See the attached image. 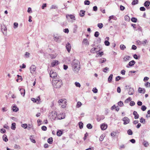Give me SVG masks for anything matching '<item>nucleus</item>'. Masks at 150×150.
Here are the masks:
<instances>
[{"label": "nucleus", "mask_w": 150, "mask_h": 150, "mask_svg": "<svg viewBox=\"0 0 150 150\" xmlns=\"http://www.w3.org/2000/svg\"><path fill=\"white\" fill-rule=\"evenodd\" d=\"M72 69L74 72L76 73H78L80 69V63L77 60H74L71 63Z\"/></svg>", "instance_id": "nucleus-1"}, {"label": "nucleus", "mask_w": 150, "mask_h": 150, "mask_svg": "<svg viewBox=\"0 0 150 150\" xmlns=\"http://www.w3.org/2000/svg\"><path fill=\"white\" fill-rule=\"evenodd\" d=\"M52 84L54 88H59L61 87L62 83L60 79L58 78H56L52 80Z\"/></svg>", "instance_id": "nucleus-2"}, {"label": "nucleus", "mask_w": 150, "mask_h": 150, "mask_svg": "<svg viewBox=\"0 0 150 150\" xmlns=\"http://www.w3.org/2000/svg\"><path fill=\"white\" fill-rule=\"evenodd\" d=\"M57 113L55 111H54L50 112L49 116L51 120H55L57 117Z\"/></svg>", "instance_id": "nucleus-3"}, {"label": "nucleus", "mask_w": 150, "mask_h": 150, "mask_svg": "<svg viewBox=\"0 0 150 150\" xmlns=\"http://www.w3.org/2000/svg\"><path fill=\"white\" fill-rule=\"evenodd\" d=\"M58 103L60 105H61L62 108L66 107L67 104L66 99H61L59 100Z\"/></svg>", "instance_id": "nucleus-4"}, {"label": "nucleus", "mask_w": 150, "mask_h": 150, "mask_svg": "<svg viewBox=\"0 0 150 150\" xmlns=\"http://www.w3.org/2000/svg\"><path fill=\"white\" fill-rule=\"evenodd\" d=\"M66 17L68 20H69L70 19H72V22L73 20H75V17L73 15L67 14L66 15Z\"/></svg>", "instance_id": "nucleus-5"}, {"label": "nucleus", "mask_w": 150, "mask_h": 150, "mask_svg": "<svg viewBox=\"0 0 150 150\" xmlns=\"http://www.w3.org/2000/svg\"><path fill=\"white\" fill-rule=\"evenodd\" d=\"M54 40L55 41L58 42H61V37L60 36L58 35H54Z\"/></svg>", "instance_id": "nucleus-6"}, {"label": "nucleus", "mask_w": 150, "mask_h": 150, "mask_svg": "<svg viewBox=\"0 0 150 150\" xmlns=\"http://www.w3.org/2000/svg\"><path fill=\"white\" fill-rule=\"evenodd\" d=\"M57 75L56 72H54V71L52 70L50 71V77L54 78V79H55V78L57 76Z\"/></svg>", "instance_id": "nucleus-7"}, {"label": "nucleus", "mask_w": 150, "mask_h": 150, "mask_svg": "<svg viewBox=\"0 0 150 150\" xmlns=\"http://www.w3.org/2000/svg\"><path fill=\"white\" fill-rule=\"evenodd\" d=\"M122 120L123 121V124L125 125L128 124L130 121L129 119L127 117H125L123 118Z\"/></svg>", "instance_id": "nucleus-8"}, {"label": "nucleus", "mask_w": 150, "mask_h": 150, "mask_svg": "<svg viewBox=\"0 0 150 150\" xmlns=\"http://www.w3.org/2000/svg\"><path fill=\"white\" fill-rule=\"evenodd\" d=\"M36 67L34 65H32L30 67V72L31 73H33L36 70Z\"/></svg>", "instance_id": "nucleus-9"}, {"label": "nucleus", "mask_w": 150, "mask_h": 150, "mask_svg": "<svg viewBox=\"0 0 150 150\" xmlns=\"http://www.w3.org/2000/svg\"><path fill=\"white\" fill-rule=\"evenodd\" d=\"M66 47L68 52H69L71 49V45L70 44L69 42L67 43L66 44Z\"/></svg>", "instance_id": "nucleus-10"}, {"label": "nucleus", "mask_w": 150, "mask_h": 150, "mask_svg": "<svg viewBox=\"0 0 150 150\" xmlns=\"http://www.w3.org/2000/svg\"><path fill=\"white\" fill-rule=\"evenodd\" d=\"M134 92V90L133 88H130L128 92V93L129 95H133Z\"/></svg>", "instance_id": "nucleus-11"}, {"label": "nucleus", "mask_w": 150, "mask_h": 150, "mask_svg": "<svg viewBox=\"0 0 150 150\" xmlns=\"http://www.w3.org/2000/svg\"><path fill=\"white\" fill-rule=\"evenodd\" d=\"M59 63L58 61L54 60L51 63V66L53 67L57 65Z\"/></svg>", "instance_id": "nucleus-12"}, {"label": "nucleus", "mask_w": 150, "mask_h": 150, "mask_svg": "<svg viewBox=\"0 0 150 150\" xmlns=\"http://www.w3.org/2000/svg\"><path fill=\"white\" fill-rule=\"evenodd\" d=\"M107 127V125L103 124L101 125L100 126V128L102 130H105L106 129Z\"/></svg>", "instance_id": "nucleus-13"}, {"label": "nucleus", "mask_w": 150, "mask_h": 150, "mask_svg": "<svg viewBox=\"0 0 150 150\" xmlns=\"http://www.w3.org/2000/svg\"><path fill=\"white\" fill-rule=\"evenodd\" d=\"M97 49V48H93L91 49V52L93 53H95L99 51V50H96Z\"/></svg>", "instance_id": "nucleus-14"}, {"label": "nucleus", "mask_w": 150, "mask_h": 150, "mask_svg": "<svg viewBox=\"0 0 150 150\" xmlns=\"http://www.w3.org/2000/svg\"><path fill=\"white\" fill-rule=\"evenodd\" d=\"M19 90L20 91V93L21 95L23 96H24L25 94V89L23 88H19Z\"/></svg>", "instance_id": "nucleus-15"}, {"label": "nucleus", "mask_w": 150, "mask_h": 150, "mask_svg": "<svg viewBox=\"0 0 150 150\" xmlns=\"http://www.w3.org/2000/svg\"><path fill=\"white\" fill-rule=\"evenodd\" d=\"M133 114L134 116V118L135 119H138L139 117V115L136 111H134Z\"/></svg>", "instance_id": "nucleus-16"}, {"label": "nucleus", "mask_w": 150, "mask_h": 150, "mask_svg": "<svg viewBox=\"0 0 150 150\" xmlns=\"http://www.w3.org/2000/svg\"><path fill=\"white\" fill-rule=\"evenodd\" d=\"M138 92L140 93H144L145 92V90L144 88L142 89L140 87H139L138 89Z\"/></svg>", "instance_id": "nucleus-17"}, {"label": "nucleus", "mask_w": 150, "mask_h": 150, "mask_svg": "<svg viewBox=\"0 0 150 150\" xmlns=\"http://www.w3.org/2000/svg\"><path fill=\"white\" fill-rule=\"evenodd\" d=\"M3 140L5 142H7L8 141V139L7 138V136L5 135L4 134L3 136Z\"/></svg>", "instance_id": "nucleus-18"}, {"label": "nucleus", "mask_w": 150, "mask_h": 150, "mask_svg": "<svg viewBox=\"0 0 150 150\" xmlns=\"http://www.w3.org/2000/svg\"><path fill=\"white\" fill-rule=\"evenodd\" d=\"M12 110L14 112H16L18 110V109L16 106L14 105L13 107Z\"/></svg>", "instance_id": "nucleus-19"}, {"label": "nucleus", "mask_w": 150, "mask_h": 150, "mask_svg": "<svg viewBox=\"0 0 150 150\" xmlns=\"http://www.w3.org/2000/svg\"><path fill=\"white\" fill-rule=\"evenodd\" d=\"M113 75L111 74L108 78V81L109 83H110L112 80Z\"/></svg>", "instance_id": "nucleus-20"}, {"label": "nucleus", "mask_w": 150, "mask_h": 150, "mask_svg": "<svg viewBox=\"0 0 150 150\" xmlns=\"http://www.w3.org/2000/svg\"><path fill=\"white\" fill-rule=\"evenodd\" d=\"M135 62L134 60H132L130 61L129 63V65L130 66H132L134 65L135 64Z\"/></svg>", "instance_id": "nucleus-21"}, {"label": "nucleus", "mask_w": 150, "mask_h": 150, "mask_svg": "<svg viewBox=\"0 0 150 150\" xmlns=\"http://www.w3.org/2000/svg\"><path fill=\"white\" fill-rule=\"evenodd\" d=\"M130 57L129 56H126L123 58L124 61V62H127L129 60V59L130 58Z\"/></svg>", "instance_id": "nucleus-22"}, {"label": "nucleus", "mask_w": 150, "mask_h": 150, "mask_svg": "<svg viewBox=\"0 0 150 150\" xmlns=\"http://www.w3.org/2000/svg\"><path fill=\"white\" fill-rule=\"evenodd\" d=\"M85 11L83 10H81L80 13V16L82 17L84 15Z\"/></svg>", "instance_id": "nucleus-23"}, {"label": "nucleus", "mask_w": 150, "mask_h": 150, "mask_svg": "<svg viewBox=\"0 0 150 150\" xmlns=\"http://www.w3.org/2000/svg\"><path fill=\"white\" fill-rule=\"evenodd\" d=\"M62 133V132L61 130H59L57 131V135L59 136H60Z\"/></svg>", "instance_id": "nucleus-24"}, {"label": "nucleus", "mask_w": 150, "mask_h": 150, "mask_svg": "<svg viewBox=\"0 0 150 150\" xmlns=\"http://www.w3.org/2000/svg\"><path fill=\"white\" fill-rule=\"evenodd\" d=\"M83 43L86 45H89V43L86 39H83Z\"/></svg>", "instance_id": "nucleus-25"}, {"label": "nucleus", "mask_w": 150, "mask_h": 150, "mask_svg": "<svg viewBox=\"0 0 150 150\" xmlns=\"http://www.w3.org/2000/svg\"><path fill=\"white\" fill-rule=\"evenodd\" d=\"M105 137V136L104 134H103L101 135L100 137L99 140L100 141H102L103 140Z\"/></svg>", "instance_id": "nucleus-26"}, {"label": "nucleus", "mask_w": 150, "mask_h": 150, "mask_svg": "<svg viewBox=\"0 0 150 150\" xmlns=\"http://www.w3.org/2000/svg\"><path fill=\"white\" fill-rule=\"evenodd\" d=\"M106 61V60L105 59L102 58L99 60V63L100 64Z\"/></svg>", "instance_id": "nucleus-27"}, {"label": "nucleus", "mask_w": 150, "mask_h": 150, "mask_svg": "<svg viewBox=\"0 0 150 150\" xmlns=\"http://www.w3.org/2000/svg\"><path fill=\"white\" fill-rule=\"evenodd\" d=\"M150 3L149 1H146L144 3V6L145 7H148V6H149V5Z\"/></svg>", "instance_id": "nucleus-28"}, {"label": "nucleus", "mask_w": 150, "mask_h": 150, "mask_svg": "<svg viewBox=\"0 0 150 150\" xmlns=\"http://www.w3.org/2000/svg\"><path fill=\"white\" fill-rule=\"evenodd\" d=\"M78 28V26L76 25H74V28L73 29V33H75L77 31V29Z\"/></svg>", "instance_id": "nucleus-29"}, {"label": "nucleus", "mask_w": 150, "mask_h": 150, "mask_svg": "<svg viewBox=\"0 0 150 150\" xmlns=\"http://www.w3.org/2000/svg\"><path fill=\"white\" fill-rule=\"evenodd\" d=\"M16 124L15 123H12L11 127V128L13 130H15L16 128Z\"/></svg>", "instance_id": "nucleus-30"}, {"label": "nucleus", "mask_w": 150, "mask_h": 150, "mask_svg": "<svg viewBox=\"0 0 150 150\" xmlns=\"http://www.w3.org/2000/svg\"><path fill=\"white\" fill-rule=\"evenodd\" d=\"M52 137L49 138L47 140L48 142L50 144H52Z\"/></svg>", "instance_id": "nucleus-31"}, {"label": "nucleus", "mask_w": 150, "mask_h": 150, "mask_svg": "<svg viewBox=\"0 0 150 150\" xmlns=\"http://www.w3.org/2000/svg\"><path fill=\"white\" fill-rule=\"evenodd\" d=\"M30 53L28 52H26L25 54V58H28L30 57Z\"/></svg>", "instance_id": "nucleus-32"}, {"label": "nucleus", "mask_w": 150, "mask_h": 150, "mask_svg": "<svg viewBox=\"0 0 150 150\" xmlns=\"http://www.w3.org/2000/svg\"><path fill=\"white\" fill-rule=\"evenodd\" d=\"M143 145L146 147L147 146L149 145L148 142L146 141H144V142H143Z\"/></svg>", "instance_id": "nucleus-33"}, {"label": "nucleus", "mask_w": 150, "mask_h": 150, "mask_svg": "<svg viewBox=\"0 0 150 150\" xmlns=\"http://www.w3.org/2000/svg\"><path fill=\"white\" fill-rule=\"evenodd\" d=\"M120 48L121 50H124L126 48V47L124 45H121L120 46Z\"/></svg>", "instance_id": "nucleus-34"}, {"label": "nucleus", "mask_w": 150, "mask_h": 150, "mask_svg": "<svg viewBox=\"0 0 150 150\" xmlns=\"http://www.w3.org/2000/svg\"><path fill=\"white\" fill-rule=\"evenodd\" d=\"M82 104L80 102H78L76 104V107L77 108H79L81 106Z\"/></svg>", "instance_id": "nucleus-35"}, {"label": "nucleus", "mask_w": 150, "mask_h": 150, "mask_svg": "<svg viewBox=\"0 0 150 150\" xmlns=\"http://www.w3.org/2000/svg\"><path fill=\"white\" fill-rule=\"evenodd\" d=\"M125 20L127 21H129L130 18L129 17L127 16H125Z\"/></svg>", "instance_id": "nucleus-36"}, {"label": "nucleus", "mask_w": 150, "mask_h": 150, "mask_svg": "<svg viewBox=\"0 0 150 150\" xmlns=\"http://www.w3.org/2000/svg\"><path fill=\"white\" fill-rule=\"evenodd\" d=\"M118 105L120 107L122 106L123 105V102L122 101H120L118 102Z\"/></svg>", "instance_id": "nucleus-37"}, {"label": "nucleus", "mask_w": 150, "mask_h": 150, "mask_svg": "<svg viewBox=\"0 0 150 150\" xmlns=\"http://www.w3.org/2000/svg\"><path fill=\"white\" fill-rule=\"evenodd\" d=\"M131 20L132 22L136 23L137 22V20L136 18L133 17L132 18Z\"/></svg>", "instance_id": "nucleus-38"}, {"label": "nucleus", "mask_w": 150, "mask_h": 150, "mask_svg": "<svg viewBox=\"0 0 150 150\" xmlns=\"http://www.w3.org/2000/svg\"><path fill=\"white\" fill-rule=\"evenodd\" d=\"M30 139L31 141L33 143H35L36 142L35 141V139H33L32 136H31L30 137Z\"/></svg>", "instance_id": "nucleus-39"}, {"label": "nucleus", "mask_w": 150, "mask_h": 150, "mask_svg": "<svg viewBox=\"0 0 150 150\" xmlns=\"http://www.w3.org/2000/svg\"><path fill=\"white\" fill-rule=\"evenodd\" d=\"M132 99L130 97H129L125 101V102L126 103H128V102L131 101Z\"/></svg>", "instance_id": "nucleus-40"}, {"label": "nucleus", "mask_w": 150, "mask_h": 150, "mask_svg": "<svg viewBox=\"0 0 150 150\" xmlns=\"http://www.w3.org/2000/svg\"><path fill=\"white\" fill-rule=\"evenodd\" d=\"M138 0H134L132 2V5H134L138 3Z\"/></svg>", "instance_id": "nucleus-41"}, {"label": "nucleus", "mask_w": 150, "mask_h": 150, "mask_svg": "<svg viewBox=\"0 0 150 150\" xmlns=\"http://www.w3.org/2000/svg\"><path fill=\"white\" fill-rule=\"evenodd\" d=\"M87 128L89 129H91L92 127V125L90 124H88L87 125Z\"/></svg>", "instance_id": "nucleus-42"}, {"label": "nucleus", "mask_w": 150, "mask_h": 150, "mask_svg": "<svg viewBox=\"0 0 150 150\" xmlns=\"http://www.w3.org/2000/svg\"><path fill=\"white\" fill-rule=\"evenodd\" d=\"M84 3L85 5H89L90 4V2L88 0H86L84 1Z\"/></svg>", "instance_id": "nucleus-43"}, {"label": "nucleus", "mask_w": 150, "mask_h": 150, "mask_svg": "<svg viewBox=\"0 0 150 150\" xmlns=\"http://www.w3.org/2000/svg\"><path fill=\"white\" fill-rule=\"evenodd\" d=\"M79 125L80 129H81L83 127V124L81 122H80L79 123Z\"/></svg>", "instance_id": "nucleus-44"}, {"label": "nucleus", "mask_w": 150, "mask_h": 150, "mask_svg": "<svg viewBox=\"0 0 150 150\" xmlns=\"http://www.w3.org/2000/svg\"><path fill=\"white\" fill-rule=\"evenodd\" d=\"M127 133L129 135H131L132 134V130L130 129H129L127 131Z\"/></svg>", "instance_id": "nucleus-45"}, {"label": "nucleus", "mask_w": 150, "mask_h": 150, "mask_svg": "<svg viewBox=\"0 0 150 150\" xmlns=\"http://www.w3.org/2000/svg\"><path fill=\"white\" fill-rule=\"evenodd\" d=\"M104 43L105 45L107 46H109L110 44L109 42L107 40H105L104 42Z\"/></svg>", "instance_id": "nucleus-46"}, {"label": "nucleus", "mask_w": 150, "mask_h": 150, "mask_svg": "<svg viewBox=\"0 0 150 150\" xmlns=\"http://www.w3.org/2000/svg\"><path fill=\"white\" fill-rule=\"evenodd\" d=\"M140 122L144 124L145 123V120L142 117L140 119Z\"/></svg>", "instance_id": "nucleus-47"}, {"label": "nucleus", "mask_w": 150, "mask_h": 150, "mask_svg": "<svg viewBox=\"0 0 150 150\" xmlns=\"http://www.w3.org/2000/svg\"><path fill=\"white\" fill-rule=\"evenodd\" d=\"M21 127L24 129H26L27 127V124H24L21 125Z\"/></svg>", "instance_id": "nucleus-48"}, {"label": "nucleus", "mask_w": 150, "mask_h": 150, "mask_svg": "<svg viewBox=\"0 0 150 150\" xmlns=\"http://www.w3.org/2000/svg\"><path fill=\"white\" fill-rule=\"evenodd\" d=\"M50 58L52 59L56 57V54H50Z\"/></svg>", "instance_id": "nucleus-49"}, {"label": "nucleus", "mask_w": 150, "mask_h": 150, "mask_svg": "<svg viewBox=\"0 0 150 150\" xmlns=\"http://www.w3.org/2000/svg\"><path fill=\"white\" fill-rule=\"evenodd\" d=\"M145 86L147 87H150V83L149 82H147L145 83Z\"/></svg>", "instance_id": "nucleus-50"}, {"label": "nucleus", "mask_w": 150, "mask_h": 150, "mask_svg": "<svg viewBox=\"0 0 150 150\" xmlns=\"http://www.w3.org/2000/svg\"><path fill=\"white\" fill-rule=\"evenodd\" d=\"M146 108L145 105H142L141 107V109L143 111H144L146 109Z\"/></svg>", "instance_id": "nucleus-51"}, {"label": "nucleus", "mask_w": 150, "mask_h": 150, "mask_svg": "<svg viewBox=\"0 0 150 150\" xmlns=\"http://www.w3.org/2000/svg\"><path fill=\"white\" fill-rule=\"evenodd\" d=\"M103 25L102 23H98V27L100 29L101 28L103 27Z\"/></svg>", "instance_id": "nucleus-52"}, {"label": "nucleus", "mask_w": 150, "mask_h": 150, "mask_svg": "<svg viewBox=\"0 0 150 150\" xmlns=\"http://www.w3.org/2000/svg\"><path fill=\"white\" fill-rule=\"evenodd\" d=\"M58 8L57 6L56 5H52L50 8L51 9H57Z\"/></svg>", "instance_id": "nucleus-53"}, {"label": "nucleus", "mask_w": 150, "mask_h": 150, "mask_svg": "<svg viewBox=\"0 0 150 150\" xmlns=\"http://www.w3.org/2000/svg\"><path fill=\"white\" fill-rule=\"evenodd\" d=\"M94 93H96L98 92V89L96 88H93L92 90Z\"/></svg>", "instance_id": "nucleus-54"}, {"label": "nucleus", "mask_w": 150, "mask_h": 150, "mask_svg": "<svg viewBox=\"0 0 150 150\" xmlns=\"http://www.w3.org/2000/svg\"><path fill=\"white\" fill-rule=\"evenodd\" d=\"M99 33L98 32L96 31L95 32V33L94 34V36L95 37H98L99 36Z\"/></svg>", "instance_id": "nucleus-55"}, {"label": "nucleus", "mask_w": 150, "mask_h": 150, "mask_svg": "<svg viewBox=\"0 0 150 150\" xmlns=\"http://www.w3.org/2000/svg\"><path fill=\"white\" fill-rule=\"evenodd\" d=\"M14 28L15 29L16 28H17L18 26V24L17 23H14Z\"/></svg>", "instance_id": "nucleus-56"}, {"label": "nucleus", "mask_w": 150, "mask_h": 150, "mask_svg": "<svg viewBox=\"0 0 150 150\" xmlns=\"http://www.w3.org/2000/svg\"><path fill=\"white\" fill-rule=\"evenodd\" d=\"M75 84L76 86L77 87H80L81 86L79 82H76L75 83Z\"/></svg>", "instance_id": "nucleus-57"}, {"label": "nucleus", "mask_w": 150, "mask_h": 150, "mask_svg": "<svg viewBox=\"0 0 150 150\" xmlns=\"http://www.w3.org/2000/svg\"><path fill=\"white\" fill-rule=\"evenodd\" d=\"M57 119L59 120L63 119L64 118V117H60V115H58V116L57 115Z\"/></svg>", "instance_id": "nucleus-58"}, {"label": "nucleus", "mask_w": 150, "mask_h": 150, "mask_svg": "<svg viewBox=\"0 0 150 150\" xmlns=\"http://www.w3.org/2000/svg\"><path fill=\"white\" fill-rule=\"evenodd\" d=\"M125 146L124 144H122V145H121L120 146V149H124L125 148Z\"/></svg>", "instance_id": "nucleus-59"}, {"label": "nucleus", "mask_w": 150, "mask_h": 150, "mask_svg": "<svg viewBox=\"0 0 150 150\" xmlns=\"http://www.w3.org/2000/svg\"><path fill=\"white\" fill-rule=\"evenodd\" d=\"M147 41L146 40H144V41H142L141 42V44H142L144 46L146 42H147Z\"/></svg>", "instance_id": "nucleus-60"}, {"label": "nucleus", "mask_w": 150, "mask_h": 150, "mask_svg": "<svg viewBox=\"0 0 150 150\" xmlns=\"http://www.w3.org/2000/svg\"><path fill=\"white\" fill-rule=\"evenodd\" d=\"M63 31L65 33H68L69 32V30L68 28H66L64 29Z\"/></svg>", "instance_id": "nucleus-61"}, {"label": "nucleus", "mask_w": 150, "mask_h": 150, "mask_svg": "<svg viewBox=\"0 0 150 150\" xmlns=\"http://www.w3.org/2000/svg\"><path fill=\"white\" fill-rule=\"evenodd\" d=\"M2 111L3 112H5L7 110V109L6 108L3 107L2 108Z\"/></svg>", "instance_id": "nucleus-62"}, {"label": "nucleus", "mask_w": 150, "mask_h": 150, "mask_svg": "<svg viewBox=\"0 0 150 150\" xmlns=\"http://www.w3.org/2000/svg\"><path fill=\"white\" fill-rule=\"evenodd\" d=\"M6 132L5 129H1V132L2 133H5Z\"/></svg>", "instance_id": "nucleus-63"}, {"label": "nucleus", "mask_w": 150, "mask_h": 150, "mask_svg": "<svg viewBox=\"0 0 150 150\" xmlns=\"http://www.w3.org/2000/svg\"><path fill=\"white\" fill-rule=\"evenodd\" d=\"M47 128L45 126H43L42 127V129L44 131H45L47 130Z\"/></svg>", "instance_id": "nucleus-64"}]
</instances>
